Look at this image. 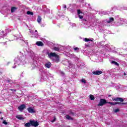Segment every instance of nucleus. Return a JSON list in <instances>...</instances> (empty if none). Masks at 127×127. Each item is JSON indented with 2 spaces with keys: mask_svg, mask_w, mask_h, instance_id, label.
Instances as JSON below:
<instances>
[{
  "mask_svg": "<svg viewBox=\"0 0 127 127\" xmlns=\"http://www.w3.org/2000/svg\"><path fill=\"white\" fill-rule=\"evenodd\" d=\"M14 65L15 66H13L12 68H15L16 67V66H17V65H20L21 64H23V65H24L25 64V58L24 57H18L16 58H15L14 60Z\"/></svg>",
  "mask_w": 127,
  "mask_h": 127,
  "instance_id": "obj_1",
  "label": "nucleus"
},
{
  "mask_svg": "<svg viewBox=\"0 0 127 127\" xmlns=\"http://www.w3.org/2000/svg\"><path fill=\"white\" fill-rule=\"evenodd\" d=\"M47 55H48V57L53 61L54 62H56V63H58V62H59V56L56 54V53H49L48 52L47 53Z\"/></svg>",
  "mask_w": 127,
  "mask_h": 127,
  "instance_id": "obj_2",
  "label": "nucleus"
},
{
  "mask_svg": "<svg viewBox=\"0 0 127 127\" xmlns=\"http://www.w3.org/2000/svg\"><path fill=\"white\" fill-rule=\"evenodd\" d=\"M107 103H108V102H107V100H106V99H100V101L98 106V107H102V106H104V105H105V104H107Z\"/></svg>",
  "mask_w": 127,
  "mask_h": 127,
  "instance_id": "obj_3",
  "label": "nucleus"
},
{
  "mask_svg": "<svg viewBox=\"0 0 127 127\" xmlns=\"http://www.w3.org/2000/svg\"><path fill=\"white\" fill-rule=\"evenodd\" d=\"M30 33L32 34V37H38V33H37V30H35V32L33 30H30Z\"/></svg>",
  "mask_w": 127,
  "mask_h": 127,
  "instance_id": "obj_4",
  "label": "nucleus"
},
{
  "mask_svg": "<svg viewBox=\"0 0 127 127\" xmlns=\"http://www.w3.org/2000/svg\"><path fill=\"white\" fill-rule=\"evenodd\" d=\"M107 104H110L112 106H114L115 105H126V103H120V102H108Z\"/></svg>",
  "mask_w": 127,
  "mask_h": 127,
  "instance_id": "obj_5",
  "label": "nucleus"
},
{
  "mask_svg": "<svg viewBox=\"0 0 127 127\" xmlns=\"http://www.w3.org/2000/svg\"><path fill=\"white\" fill-rule=\"evenodd\" d=\"M30 123H31V126L35 127H38L39 125L37 122L34 121H30Z\"/></svg>",
  "mask_w": 127,
  "mask_h": 127,
  "instance_id": "obj_6",
  "label": "nucleus"
},
{
  "mask_svg": "<svg viewBox=\"0 0 127 127\" xmlns=\"http://www.w3.org/2000/svg\"><path fill=\"white\" fill-rule=\"evenodd\" d=\"M77 13L80 19H82L84 16V14L83 12H81V10H77Z\"/></svg>",
  "mask_w": 127,
  "mask_h": 127,
  "instance_id": "obj_7",
  "label": "nucleus"
},
{
  "mask_svg": "<svg viewBox=\"0 0 127 127\" xmlns=\"http://www.w3.org/2000/svg\"><path fill=\"white\" fill-rule=\"evenodd\" d=\"M28 113H30L31 114H32L33 113H35V109L31 108V107H29L27 109Z\"/></svg>",
  "mask_w": 127,
  "mask_h": 127,
  "instance_id": "obj_8",
  "label": "nucleus"
},
{
  "mask_svg": "<svg viewBox=\"0 0 127 127\" xmlns=\"http://www.w3.org/2000/svg\"><path fill=\"white\" fill-rule=\"evenodd\" d=\"M92 73L94 74V75H101V74L103 73V71L101 70H96L93 71Z\"/></svg>",
  "mask_w": 127,
  "mask_h": 127,
  "instance_id": "obj_9",
  "label": "nucleus"
},
{
  "mask_svg": "<svg viewBox=\"0 0 127 127\" xmlns=\"http://www.w3.org/2000/svg\"><path fill=\"white\" fill-rule=\"evenodd\" d=\"M18 109L20 112H21L22 111H23V110H24V109H25V105L22 104V105H20V106H19L18 107Z\"/></svg>",
  "mask_w": 127,
  "mask_h": 127,
  "instance_id": "obj_10",
  "label": "nucleus"
},
{
  "mask_svg": "<svg viewBox=\"0 0 127 127\" xmlns=\"http://www.w3.org/2000/svg\"><path fill=\"white\" fill-rule=\"evenodd\" d=\"M45 67H46V68H50L51 67V63L50 62H48L47 63L45 64Z\"/></svg>",
  "mask_w": 127,
  "mask_h": 127,
  "instance_id": "obj_11",
  "label": "nucleus"
},
{
  "mask_svg": "<svg viewBox=\"0 0 127 127\" xmlns=\"http://www.w3.org/2000/svg\"><path fill=\"white\" fill-rule=\"evenodd\" d=\"M36 45L38 46H43V43L41 41H38L36 43Z\"/></svg>",
  "mask_w": 127,
  "mask_h": 127,
  "instance_id": "obj_12",
  "label": "nucleus"
},
{
  "mask_svg": "<svg viewBox=\"0 0 127 127\" xmlns=\"http://www.w3.org/2000/svg\"><path fill=\"white\" fill-rule=\"evenodd\" d=\"M16 118V119H18V120H23V117H22V115H17Z\"/></svg>",
  "mask_w": 127,
  "mask_h": 127,
  "instance_id": "obj_13",
  "label": "nucleus"
},
{
  "mask_svg": "<svg viewBox=\"0 0 127 127\" xmlns=\"http://www.w3.org/2000/svg\"><path fill=\"white\" fill-rule=\"evenodd\" d=\"M16 9H17V8L16 7H11V12H14V11H15Z\"/></svg>",
  "mask_w": 127,
  "mask_h": 127,
  "instance_id": "obj_14",
  "label": "nucleus"
},
{
  "mask_svg": "<svg viewBox=\"0 0 127 127\" xmlns=\"http://www.w3.org/2000/svg\"><path fill=\"white\" fill-rule=\"evenodd\" d=\"M3 33H4V32L2 31H0V37H2V36H4V35H6V34H7V33H6L5 35L3 34Z\"/></svg>",
  "mask_w": 127,
  "mask_h": 127,
  "instance_id": "obj_15",
  "label": "nucleus"
},
{
  "mask_svg": "<svg viewBox=\"0 0 127 127\" xmlns=\"http://www.w3.org/2000/svg\"><path fill=\"white\" fill-rule=\"evenodd\" d=\"M114 21V18L110 17L109 20L107 21V23H111V22H113Z\"/></svg>",
  "mask_w": 127,
  "mask_h": 127,
  "instance_id": "obj_16",
  "label": "nucleus"
},
{
  "mask_svg": "<svg viewBox=\"0 0 127 127\" xmlns=\"http://www.w3.org/2000/svg\"><path fill=\"white\" fill-rule=\"evenodd\" d=\"M31 126V123L30 122V123H26L25 125H24V127H29Z\"/></svg>",
  "mask_w": 127,
  "mask_h": 127,
  "instance_id": "obj_17",
  "label": "nucleus"
},
{
  "mask_svg": "<svg viewBox=\"0 0 127 127\" xmlns=\"http://www.w3.org/2000/svg\"><path fill=\"white\" fill-rule=\"evenodd\" d=\"M89 98L91 101H93V100H95V97H94V95H90Z\"/></svg>",
  "mask_w": 127,
  "mask_h": 127,
  "instance_id": "obj_18",
  "label": "nucleus"
},
{
  "mask_svg": "<svg viewBox=\"0 0 127 127\" xmlns=\"http://www.w3.org/2000/svg\"><path fill=\"white\" fill-rule=\"evenodd\" d=\"M65 118L67 120H73V118L70 117L69 115H66Z\"/></svg>",
  "mask_w": 127,
  "mask_h": 127,
  "instance_id": "obj_19",
  "label": "nucleus"
},
{
  "mask_svg": "<svg viewBox=\"0 0 127 127\" xmlns=\"http://www.w3.org/2000/svg\"><path fill=\"white\" fill-rule=\"evenodd\" d=\"M83 41H85V42H88L89 41H93L92 40L88 39V38H84L83 39Z\"/></svg>",
  "mask_w": 127,
  "mask_h": 127,
  "instance_id": "obj_20",
  "label": "nucleus"
},
{
  "mask_svg": "<svg viewBox=\"0 0 127 127\" xmlns=\"http://www.w3.org/2000/svg\"><path fill=\"white\" fill-rule=\"evenodd\" d=\"M27 14H28V15H33V12L28 11H27Z\"/></svg>",
  "mask_w": 127,
  "mask_h": 127,
  "instance_id": "obj_21",
  "label": "nucleus"
},
{
  "mask_svg": "<svg viewBox=\"0 0 127 127\" xmlns=\"http://www.w3.org/2000/svg\"><path fill=\"white\" fill-rule=\"evenodd\" d=\"M111 63H112V64H114V65H117V66H119V64L116 62H115V61H113L111 62Z\"/></svg>",
  "mask_w": 127,
  "mask_h": 127,
  "instance_id": "obj_22",
  "label": "nucleus"
},
{
  "mask_svg": "<svg viewBox=\"0 0 127 127\" xmlns=\"http://www.w3.org/2000/svg\"><path fill=\"white\" fill-rule=\"evenodd\" d=\"M37 21L38 23H40V22L41 21V17L38 16V19H37Z\"/></svg>",
  "mask_w": 127,
  "mask_h": 127,
  "instance_id": "obj_23",
  "label": "nucleus"
},
{
  "mask_svg": "<svg viewBox=\"0 0 127 127\" xmlns=\"http://www.w3.org/2000/svg\"><path fill=\"white\" fill-rule=\"evenodd\" d=\"M73 50L75 52H79V48L78 47H75L73 48Z\"/></svg>",
  "mask_w": 127,
  "mask_h": 127,
  "instance_id": "obj_24",
  "label": "nucleus"
},
{
  "mask_svg": "<svg viewBox=\"0 0 127 127\" xmlns=\"http://www.w3.org/2000/svg\"><path fill=\"white\" fill-rule=\"evenodd\" d=\"M81 81L82 82V83H84V84H86V83H87V81H86V79L82 78L81 80Z\"/></svg>",
  "mask_w": 127,
  "mask_h": 127,
  "instance_id": "obj_25",
  "label": "nucleus"
},
{
  "mask_svg": "<svg viewBox=\"0 0 127 127\" xmlns=\"http://www.w3.org/2000/svg\"><path fill=\"white\" fill-rule=\"evenodd\" d=\"M59 48L58 47H54V50H55V51H59Z\"/></svg>",
  "mask_w": 127,
  "mask_h": 127,
  "instance_id": "obj_26",
  "label": "nucleus"
},
{
  "mask_svg": "<svg viewBox=\"0 0 127 127\" xmlns=\"http://www.w3.org/2000/svg\"><path fill=\"white\" fill-rule=\"evenodd\" d=\"M114 112H115V113H119V112H120V109H116L115 110Z\"/></svg>",
  "mask_w": 127,
  "mask_h": 127,
  "instance_id": "obj_27",
  "label": "nucleus"
},
{
  "mask_svg": "<svg viewBox=\"0 0 127 127\" xmlns=\"http://www.w3.org/2000/svg\"><path fill=\"white\" fill-rule=\"evenodd\" d=\"M113 101H120V98H117L113 99Z\"/></svg>",
  "mask_w": 127,
  "mask_h": 127,
  "instance_id": "obj_28",
  "label": "nucleus"
},
{
  "mask_svg": "<svg viewBox=\"0 0 127 127\" xmlns=\"http://www.w3.org/2000/svg\"><path fill=\"white\" fill-rule=\"evenodd\" d=\"M2 124H3L4 125H7V123L4 120L3 121Z\"/></svg>",
  "mask_w": 127,
  "mask_h": 127,
  "instance_id": "obj_29",
  "label": "nucleus"
},
{
  "mask_svg": "<svg viewBox=\"0 0 127 127\" xmlns=\"http://www.w3.org/2000/svg\"><path fill=\"white\" fill-rule=\"evenodd\" d=\"M119 101H120V102H124V100H123V98H119Z\"/></svg>",
  "mask_w": 127,
  "mask_h": 127,
  "instance_id": "obj_30",
  "label": "nucleus"
},
{
  "mask_svg": "<svg viewBox=\"0 0 127 127\" xmlns=\"http://www.w3.org/2000/svg\"><path fill=\"white\" fill-rule=\"evenodd\" d=\"M20 41H22V43L25 42L24 41V38H23V39H20Z\"/></svg>",
  "mask_w": 127,
  "mask_h": 127,
  "instance_id": "obj_31",
  "label": "nucleus"
},
{
  "mask_svg": "<svg viewBox=\"0 0 127 127\" xmlns=\"http://www.w3.org/2000/svg\"><path fill=\"white\" fill-rule=\"evenodd\" d=\"M108 13L106 12H102V14H104V15H106V14H107Z\"/></svg>",
  "mask_w": 127,
  "mask_h": 127,
  "instance_id": "obj_32",
  "label": "nucleus"
},
{
  "mask_svg": "<svg viewBox=\"0 0 127 127\" xmlns=\"http://www.w3.org/2000/svg\"><path fill=\"white\" fill-rule=\"evenodd\" d=\"M55 121H56V118H55V117H54V120L52 121V123H54V122H55Z\"/></svg>",
  "mask_w": 127,
  "mask_h": 127,
  "instance_id": "obj_33",
  "label": "nucleus"
},
{
  "mask_svg": "<svg viewBox=\"0 0 127 127\" xmlns=\"http://www.w3.org/2000/svg\"><path fill=\"white\" fill-rule=\"evenodd\" d=\"M61 74H62V75H64V72H61Z\"/></svg>",
  "mask_w": 127,
  "mask_h": 127,
  "instance_id": "obj_34",
  "label": "nucleus"
},
{
  "mask_svg": "<svg viewBox=\"0 0 127 127\" xmlns=\"http://www.w3.org/2000/svg\"><path fill=\"white\" fill-rule=\"evenodd\" d=\"M64 8H66V5H64Z\"/></svg>",
  "mask_w": 127,
  "mask_h": 127,
  "instance_id": "obj_35",
  "label": "nucleus"
},
{
  "mask_svg": "<svg viewBox=\"0 0 127 127\" xmlns=\"http://www.w3.org/2000/svg\"><path fill=\"white\" fill-rule=\"evenodd\" d=\"M11 91H15V90L10 89Z\"/></svg>",
  "mask_w": 127,
  "mask_h": 127,
  "instance_id": "obj_36",
  "label": "nucleus"
},
{
  "mask_svg": "<svg viewBox=\"0 0 127 127\" xmlns=\"http://www.w3.org/2000/svg\"><path fill=\"white\" fill-rule=\"evenodd\" d=\"M0 120H3V118H2V117L1 118H0Z\"/></svg>",
  "mask_w": 127,
  "mask_h": 127,
  "instance_id": "obj_37",
  "label": "nucleus"
},
{
  "mask_svg": "<svg viewBox=\"0 0 127 127\" xmlns=\"http://www.w3.org/2000/svg\"><path fill=\"white\" fill-rule=\"evenodd\" d=\"M31 54H32V55H33V52L31 53Z\"/></svg>",
  "mask_w": 127,
  "mask_h": 127,
  "instance_id": "obj_38",
  "label": "nucleus"
},
{
  "mask_svg": "<svg viewBox=\"0 0 127 127\" xmlns=\"http://www.w3.org/2000/svg\"><path fill=\"white\" fill-rule=\"evenodd\" d=\"M0 114H1V112H0Z\"/></svg>",
  "mask_w": 127,
  "mask_h": 127,
  "instance_id": "obj_39",
  "label": "nucleus"
},
{
  "mask_svg": "<svg viewBox=\"0 0 127 127\" xmlns=\"http://www.w3.org/2000/svg\"><path fill=\"white\" fill-rule=\"evenodd\" d=\"M124 75H126V73H124Z\"/></svg>",
  "mask_w": 127,
  "mask_h": 127,
  "instance_id": "obj_40",
  "label": "nucleus"
}]
</instances>
